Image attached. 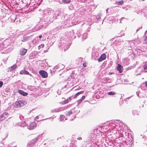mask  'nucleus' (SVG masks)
<instances>
[{"instance_id":"obj_1","label":"nucleus","mask_w":147,"mask_h":147,"mask_svg":"<svg viewBox=\"0 0 147 147\" xmlns=\"http://www.w3.org/2000/svg\"><path fill=\"white\" fill-rule=\"evenodd\" d=\"M8 113L7 112H5L0 116V121H1L8 117Z\"/></svg>"},{"instance_id":"obj_2","label":"nucleus","mask_w":147,"mask_h":147,"mask_svg":"<svg viewBox=\"0 0 147 147\" xmlns=\"http://www.w3.org/2000/svg\"><path fill=\"white\" fill-rule=\"evenodd\" d=\"M24 104L23 100H19L15 102V106L17 107H21L24 105Z\"/></svg>"},{"instance_id":"obj_3","label":"nucleus","mask_w":147,"mask_h":147,"mask_svg":"<svg viewBox=\"0 0 147 147\" xmlns=\"http://www.w3.org/2000/svg\"><path fill=\"white\" fill-rule=\"evenodd\" d=\"M39 73L43 78H46L48 77V73L43 70H40L39 71Z\"/></svg>"},{"instance_id":"obj_4","label":"nucleus","mask_w":147,"mask_h":147,"mask_svg":"<svg viewBox=\"0 0 147 147\" xmlns=\"http://www.w3.org/2000/svg\"><path fill=\"white\" fill-rule=\"evenodd\" d=\"M27 50L24 48H22L20 50L19 53L20 55H24L26 53Z\"/></svg>"},{"instance_id":"obj_5","label":"nucleus","mask_w":147,"mask_h":147,"mask_svg":"<svg viewBox=\"0 0 147 147\" xmlns=\"http://www.w3.org/2000/svg\"><path fill=\"white\" fill-rule=\"evenodd\" d=\"M36 126V123L34 122H32L30 124L29 127V129L30 130H32L35 129Z\"/></svg>"},{"instance_id":"obj_6","label":"nucleus","mask_w":147,"mask_h":147,"mask_svg":"<svg viewBox=\"0 0 147 147\" xmlns=\"http://www.w3.org/2000/svg\"><path fill=\"white\" fill-rule=\"evenodd\" d=\"M106 55L105 54H102L98 59V62H101L105 60L106 58Z\"/></svg>"},{"instance_id":"obj_7","label":"nucleus","mask_w":147,"mask_h":147,"mask_svg":"<svg viewBox=\"0 0 147 147\" xmlns=\"http://www.w3.org/2000/svg\"><path fill=\"white\" fill-rule=\"evenodd\" d=\"M117 69L119 73H121L123 72V68L122 66L119 64L117 65Z\"/></svg>"},{"instance_id":"obj_8","label":"nucleus","mask_w":147,"mask_h":147,"mask_svg":"<svg viewBox=\"0 0 147 147\" xmlns=\"http://www.w3.org/2000/svg\"><path fill=\"white\" fill-rule=\"evenodd\" d=\"M18 92L20 94L24 96H26L28 95V93L25 92L21 90H18Z\"/></svg>"},{"instance_id":"obj_9","label":"nucleus","mask_w":147,"mask_h":147,"mask_svg":"<svg viewBox=\"0 0 147 147\" xmlns=\"http://www.w3.org/2000/svg\"><path fill=\"white\" fill-rule=\"evenodd\" d=\"M85 96H83L81 97V99L78 100L77 101L78 103V105L80 104L81 102L85 99Z\"/></svg>"},{"instance_id":"obj_10","label":"nucleus","mask_w":147,"mask_h":147,"mask_svg":"<svg viewBox=\"0 0 147 147\" xmlns=\"http://www.w3.org/2000/svg\"><path fill=\"white\" fill-rule=\"evenodd\" d=\"M84 92V91H81L79 92H77L76 94H75L74 96L73 97V98L74 99H75L77 98L78 96L80 94H81Z\"/></svg>"},{"instance_id":"obj_11","label":"nucleus","mask_w":147,"mask_h":147,"mask_svg":"<svg viewBox=\"0 0 147 147\" xmlns=\"http://www.w3.org/2000/svg\"><path fill=\"white\" fill-rule=\"evenodd\" d=\"M20 74H27L28 75L29 74V72L25 70H22L20 72Z\"/></svg>"},{"instance_id":"obj_12","label":"nucleus","mask_w":147,"mask_h":147,"mask_svg":"<svg viewBox=\"0 0 147 147\" xmlns=\"http://www.w3.org/2000/svg\"><path fill=\"white\" fill-rule=\"evenodd\" d=\"M71 0H62V2L64 3L68 4L69 3Z\"/></svg>"},{"instance_id":"obj_13","label":"nucleus","mask_w":147,"mask_h":147,"mask_svg":"<svg viewBox=\"0 0 147 147\" xmlns=\"http://www.w3.org/2000/svg\"><path fill=\"white\" fill-rule=\"evenodd\" d=\"M115 94H116L115 92H112V91L108 93V94L109 95H115Z\"/></svg>"},{"instance_id":"obj_14","label":"nucleus","mask_w":147,"mask_h":147,"mask_svg":"<svg viewBox=\"0 0 147 147\" xmlns=\"http://www.w3.org/2000/svg\"><path fill=\"white\" fill-rule=\"evenodd\" d=\"M17 67V65L16 64L13 65V66L11 67V69L12 70H14Z\"/></svg>"},{"instance_id":"obj_15","label":"nucleus","mask_w":147,"mask_h":147,"mask_svg":"<svg viewBox=\"0 0 147 147\" xmlns=\"http://www.w3.org/2000/svg\"><path fill=\"white\" fill-rule=\"evenodd\" d=\"M72 113V112L71 111H69L66 114V115L67 116H70L71 114Z\"/></svg>"},{"instance_id":"obj_16","label":"nucleus","mask_w":147,"mask_h":147,"mask_svg":"<svg viewBox=\"0 0 147 147\" xmlns=\"http://www.w3.org/2000/svg\"><path fill=\"white\" fill-rule=\"evenodd\" d=\"M69 102L68 99H67L66 100H64L62 102L63 104H65L68 103Z\"/></svg>"},{"instance_id":"obj_17","label":"nucleus","mask_w":147,"mask_h":147,"mask_svg":"<svg viewBox=\"0 0 147 147\" xmlns=\"http://www.w3.org/2000/svg\"><path fill=\"white\" fill-rule=\"evenodd\" d=\"M118 4L119 5H121L123 4V1L121 0L120 1H119L118 2Z\"/></svg>"},{"instance_id":"obj_18","label":"nucleus","mask_w":147,"mask_h":147,"mask_svg":"<svg viewBox=\"0 0 147 147\" xmlns=\"http://www.w3.org/2000/svg\"><path fill=\"white\" fill-rule=\"evenodd\" d=\"M3 85V82L2 81H0V88H1Z\"/></svg>"},{"instance_id":"obj_19","label":"nucleus","mask_w":147,"mask_h":147,"mask_svg":"<svg viewBox=\"0 0 147 147\" xmlns=\"http://www.w3.org/2000/svg\"><path fill=\"white\" fill-rule=\"evenodd\" d=\"M144 41L145 43H147V37L146 36L145 37L144 40Z\"/></svg>"},{"instance_id":"obj_20","label":"nucleus","mask_w":147,"mask_h":147,"mask_svg":"<svg viewBox=\"0 0 147 147\" xmlns=\"http://www.w3.org/2000/svg\"><path fill=\"white\" fill-rule=\"evenodd\" d=\"M83 65L84 67H86L87 66V64L85 62L83 63Z\"/></svg>"},{"instance_id":"obj_21","label":"nucleus","mask_w":147,"mask_h":147,"mask_svg":"<svg viewBox=\"0 0 147 147\" xmlns=\"http://www.w3.org/2000/svg\"><path fill=\"white\" fill-rule=\"evenodd\" d=\"M37 140H38L37 138H36L35 139H34L32 141H35V142H34V143H35L36 142V141Z\"/></svg>"},{"instance_id":"obj_22","label":"nucleus","mask_w":147,"mask_h":147,"mask_svg":"<svg viewBox=\"0 0 147 147\" xmlns=\"http://www.w3.org/2000/svg\"><path fill=\"white\" fill-rule=\"evenodd\" d=\"M144 68L145 69L147 70V65H146L144 67Z\"/></svg>"},{"instance_id":"obj_23","label":"nucleus","mask_w":147,"mask_h":147,"mask_svg":"<svg viewBox=\"0 0 147 147\" xmlns=\"http://www.w3.org/2000/svg\"><path fill=\"white\" fill-rule=\"evenodd\" d=\"M145 86L147 87V81L145 82Z\"/></svg>"},{"instance_id":"obj_24","label":"nucleus","mask_w":147,"mask_h":147,"mask_svg":"<svg viewBox=\"0 0 147 147\" xmlns=\"http://www.w3.org/2000/svg\"><path fill=\"white\" fill-rule=\"evenodd\" d=\"M67 99H68V100L69 101V100H71V97H69L68 98H67Z\"/></svg>"},{"instance_id":"obj_25","label":"nucleus","mask_w":147,"mask_h":147,"mask_svg":"<svg viewBox=\"0 0 147 147\" xmlns=\"http://www.w3.org/2000/svg\"><path fill=\"white\" fill-rule=\"evenodd\" d=\"M77 139L78 140H82V138L81 137H79V138H77Z\"/></svg>"},{"instance_id":"obj_26","label":"nucleus","mask_w":147,"mask_h":147,"mask_svg":"<svg viewBox=\"0 0 147 147\" xmlns=\"http://www.w3.org/2000/svg\"><path fill=\"white\" fill-rule=\"evenodd\" d=\"M41 46L40 45V46H39L38 47V49L39 50L40 49V47Z\"/></svg>"},{"instance_id":"obj_27","label":"nucleus","mask_w":147,"mask_h":147,"mask_svg":"<svg viewBox=\"0 0 147 147\" xmlns=\"http://www.w3.org/2000/svg\"><path fill=\"white\" fill-rule=\"evenodd\" d=\"M42 35H40L39 36V38H42Z\"/></svg>"},{"instance_id":"obj_28","label":"nucleus","mask_w":147,"mask_h":147,"mask_svg":"<svg viewBox=\"0 0 147 147\" xmlns=\"http://www.w3.org/2000/svg\"><path fill=\"white\" fill-rule=\"evenodd\" d=\"M109 75L111 74L112 73H109Z\"/></svg>"},{"instance_id":"obj_29","label":"nucleus","mask_w":147,"mask_h":147,"mask_svg":"<svg viewBox=\"0 0 147 147\" xmlns=\"http://www.w3.org/2000/svg\"><path fill=\"white\" fill-rule=\"evenodd\" d=\"M43 46H44V45H43V46H42V47H43Z\"/></svg>"}]
</instances>
